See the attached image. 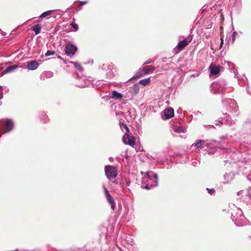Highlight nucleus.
<instances>
[{
    "mask_svg": "<svg viewBox=\"0 0 251 251\" xmlns=\"http://www.w3.org/2000/svg\"><path fill=\"white\" fill-rule=\"evenodd\" d=\"M145 174L147 178V184L144 186H142V187L149 190L153 187H157L158 185V178L157 174L150 171L146 172Z\"/></svg>",
    "mask_w": 251,
    "mask_h": 251,
    "instance_id": "1",
    "label": "nucleus"
},
{
    "mask_svg": "<svg viewBox=\"0 0 251 251\" xmlns=\"http://www.w3.org/2000/svg\"><path fill=\"white\" fill-rule=\"evenodd\" d=\"M226 85L225 80L220 79L211 84V91L214 94H223V90L226 88Z\"/></svg>",
    "mask_w": 251,
    "mask_h": 251,
    "instance_id": "2",
    "label": "nucleus"
},
{
    "mask_svg": "<svg viewBox=\"0 0 251 251\" xmlns=\"http://www.w3.org/2000/svg\"><path fill=\"white\" fill-rule=\"evenodd\" d=\"M237 215L239 216L238 218L234 217V214H231V219L237 226H243L246 225V218L243 214V212L240 208H237Z\"/></svg>",
    "mask_w": 251,
    "mask_h": 251,
    "instance_id": "3",
    "label": "nucleus"
},
{
    "mask_svg": "<svg viewBox=\"0 0 251 251\" xmlns=\"http://www.w3.org/2000/svg\"><path fill=\"white\" fill-rule=\"evenodd\" d=\"M104 172L108 179L115 178L118 175L116 167L111 165H106L104 167Z\"/></svg>",
    "mask_w": 251,
    "mask_h": 251,
    "instance_id": "4",
    "label": "nucleus"
},
{
    "mask_svg": "<svg viewBox=\"0 0 251 251\" xmlns=\"http://www.w3.org/2000/svg\"><path fill=\"white\" fill-rule=\"evenodd\" d=\"M77 50V47L74 44L69 43L65 47L64 51L67 56H73L75 55Z\"/></svg>",
    "mask_w": 251,
    "mask_h": 251,
    "instance_id": "5",
    "label": "nucleus"
},
{
    "mask_svg": "<svg viewBox=\"0 0 251 251\" xmlns=\"http://www.w3.org/2000/svg\"><path fill=\"white\" fill-rule=\"evenodd\" d=\"M211 142L210 141H205L201 139L197 140L194 143L192 144V146H194L196 149H201L204 147L207 148H210V145Z\"/></svg>",
    "mask_w": 251,
    "mask_h": 251,
    "instance_id": "6",
    "label": "nucleus"
},
{
    "mask_svg": "<svg viewBox=\"0 0 251 251\" xmlns=\"http://www.w3.org/2000/svg\"><path fill=\"white\" fill-rule=\"evenodd\" d=\"M164 119L168 120L174 116V110L172 107H169L163 110Z\"/></svg>",
    "mask_w": 251,
    "mask_h": 251,
    "instance_id": "7",
    "label": "nucleus"
},
{
    "mask_svg": "<svg viewBox=\"0 0 251 251\" xmlns=\"http://www.w3.org/2000/svg\"><path fill=\"white\" fill-rule=\"evenodd\" d=\"M155 67L152 66H148L147 67H145L139 69L140 71H141V74H142L143 76L151 74L154 71H155Z\"/></svg>",
    "mask_w": 251,
    "mask_h": 251,
    "instance_id": "8",
    "label": "nucleus"
},
{
    "mask_svg": "<svg viewBox=\"0 0 251 251\" xmlns=\"http://www.w3.org/2000/svg\"><path fill=\"white\" fill-rule=\"evenodd\" d=\"M188 38H190L189 40H187V39H185L178 42L177 45V47L180 50H181L183 49H184V48L188 45L189 43L191 41L192 37H191V35L189 36Z\"/></svg>",
    "mask_w": 251,
    "mask_h": 251,
    "instance_id": "9",
    "label": "nucleus"
},
{
    "mask_svg": "<svg viewBox=\"0 0 251 251\" xmlns=\"http://www.w3.org/2000/svg\"><path fill=\"white\" fill-rule=\"evenodd\" d=\"M228 107L227 109L228 112L236 113L238 110L236 103L234 100H228Z\"/></svg>",
    "mask_w": 251,
    "mask_h": 251,
    "instance_id": "10",
    "label": "nucleus"
},
{
    "mask_svg": "<svg viewBox=\"0 0 251 251\" xmlns=\"http://www.w3.org/2000/svg\"><path fill=\"white\" fill-rule=\"evenodd\" d=\"M128 91L132 97L136 96L139 91V86L138 83H135L132 86L128 88Z\"/></svg>",
    "mask_w": 251,
    "mask_h": 251,
    "instance_id": "11",
    "label": "nucleus"
},
{
    "mask_svg": "<svg viewBox=\"0 0 251 251\" xmlns=\"http://www.w3.org/2000/svg\"><path fill=\"white\" fill-rule=\"evenodd\" d=\"M26 64V68L28 70L30 71H34L36 70L39 66V63L35 60L27 61Z\"/></svg>",
    "mask_w": 251,
    "mask_h": 251,
    "instance_id": "12",
    "label": "nucleus"
},
{
    "mask_svg": "<svg viewBox=\"0 0 251 251\" xmlns=\"http://www.w3.org/2000/svg\"><path fill=\"white\" fill-rule=\"evenodd\" d=\"M235 174L233 172L226 173L224 176V179L225 180V184L229 183L234 179Z\"/></svg>",
    "mask_w": 251,
    "mask_h": 251,
    "instance_id": "13",
    "label": "nucleus"
},
{
    "mask_svg": "<svg viewBox=\"0 0 251 251\" xmlns=\"http://www.w3.org/2000/svg\"><path fill=\"white\" fill-rule=\"evenodd\" d=\"M124 136L123 137V139L124 140V142L126 144L130 145L131 147H133L135 143V139L133 136H131L128 134H126V138L127 139V141H125L124 140Z\"/></svg>",
    "mask_w": 251,
    "mask_h": 251,
    "instance_id": "14",
    "label": "nucleus"
},
{
    "mask_svg": "<svg viewBox=\"0 0 251 251\" xmlns=\"http://www.w3.org/2000/svg\"><path fill=\"white\" fill-rule=\"evenodd\" d=\"M210 69L211 75H218L221 71V67L220 66H214L213 67H210Z\"/></svg>",
    "mask_w": 251,
    "mask_h": 251,
    "instance_id": "15",
    "label": "nucleus"
},
{
    "mask_svg": "<svg viewBox=\"0 0 251 251\" xmlns=\"http://www.w3.org/2000/svg\"><path fill=\"white\" fill-rule=\"evenodd\" d=\"M53 75V73L50 71L44 72L40 75L41 78L45 79V78H51Z\"/></svg>",
    "mask_w": 251,
    "mask_h": 251,
    "instance_id": "16",
    "label": "nucleus"
},
{
    "mask_svg": "<svg viewBox=\"0 0 251 251\" xmlns=\"http://www.w3.org/2000/svg\"><path fill=\"white\" fill-rule=\"evenodd\" d=\"M76 77L78 79L80 78L82 79V81L81 82L77 83L75 84V85L77 87H78L79 88H84L87 85V81L86 80H84V78L79 77L78 76V75H76Z\"/></svg>",
    "mask_w": 251,
    "mask_h": 251,
    "instance_id": "17",
    "label": "nucleus"
},
{
    "mask_svg": "<svg viewBox=\"0 0 251 251\" xmlns=\"http://www.w3.org/2000/svg\"><path fill=\"white\" fill-rule=\"evenodd\" d=\"M19 66H16L15 65L7 67L5 69H4L2 72V75H5L14 71L16 68H19Z\"/></svg>",
    "mask_w": 251,
    "mask_h": 251,
    "instance_id": "18",
    "label": "nucleus"
},
{
    "mask_svg": "<svg viewBox=\"0 0 251 251\" xmlns=\"http://www.w3.org/2000/svg\"><path fill=\"white\" fill-rule=\"evenodd\" d=\"M136 111L134 108H130L127 111L129 120L132 121L136 118Z\"/></svg>",
    "mask_w": 251,
    "mask_h": 251,
    "instance_id": "19",
    "label": "nucleus"
},
{
    "mask_svg": "<svg viewBox=\"0 0 251 251\" xmlns=\"http://www.w3.org/2000/svg\"><path fill=\"white\" fill-rule=\"evenodd\" d=\"M41 25L38 24L33 25L31 27V29L34 32L35 35H37L41 32Z\"/></svg>",
    "mask_w": 251,
    "mask_h": 251,
    "instance_id": "20",
    "label": "nucleus"
},
{
    "mask_svg": "<svg viewBox=\"0 0 251 251\" xmlns=\"http://www.w3.org/2000/svg\"><path fill=\"white\" fill-rule=\"evenodd\" d=\"M111 98L115 99H121L123 98V95L116 90L112 92Z\"/></svg>",
    "mask_w": 251,
    "mask_h": 251,
    "instance_id": "21",
    "label": "nucleus"
},
{
    "mask_svg": "<svg viewBox=\"0 0 251 251\" xmlns=\"http://www.w3.org/2000/svg\"><path fill=\"white\" fill-rule=\"evenodd\" d=\"M103 188L104 189L105 197L108 201L114 199L105 186H103Z\"/></svg>",
    "mask_w": 251,
    "mask_h": 251,
    "instance_id": "22",
    "label": "nucleus"
},
{
    "mask_svg": "<svg viewBox=\"0 0 251 251\" xmlns=\"http://www.w3.org/2000/svg\"><path fill=\"white\" fill-rule=\"evenodd\" d=\"M224 119H225V122H226L227 124L232 126L234 122L231 119L229 115L227 113L224 114Z\"/></svg>",
    "mask_w": 251,
    "mask_h": 251,
    "instance_id": "23",
    "label": "nucleus"
},
{
    "mask_svg": "<svg viewBox=\"0 0 251 251\" xmlns=\"http://www.w3.org/2000/svg\"><path fill=\"white\" fill-rule=\"evenodd\" d=\"M120 126L123 131L125 130V134H127L129 132V128L126 124L124 123H120Z\"/></svg>",
    "mask_w": 251,
    "mask_h": 251,
    "instance_id": "24",
    "label": "nucleus"
},
{
    "mask_svg": "<svg viewBox=\"0 0 251 251\" xmlns=\"http://www.w3.org/2000/svg\"><path fill=\"white\" fill-rule=\"evenodd\" d=\"M70 63L74 64L75 68L79 71H82L83 70V67L81 66V65L76 62L70 61Z\"/></svg>",
    "mask_w": 251,
    "mask_h": 251,
    "instance_id": "25",
    "label": "nucleus"
},
{
    "mask_svg": "<svg viewBox=\"0 0 251 251\" xmlns=\"http://www.w3.org/2000/svg\"><path fill=\"white\" fill-rule=\"evenodd\" d=\"M151 81L150 77L146 78L144 79H142L140 80H139V82L138 83V84H141L143 86H146L148 83H149Z\"/></svg>",
    "mask_w": 251,
    "mask_h": 251,
    "instance_id": "26",
    "label": "nucleus"
},
{
    "mask_svg": "<svg viewBox=\"0 0 251 251\" xmlns=\"http://www.w3.org/2000/svg\"><path fill=\"white\" fill-rule=\"evenodd\" d=\"M53 10H49L43 12L40 16V18H43L50 16L53 12Z\"/></svg>",
    "mask_w": 251,
    "mask_h": 251,
    "instance_id": "27",
    "label": "nucleus"
},
{
    "mask_svg": "<svg viewBox=\"0 0 251 251\" xmlns=\"http://www.w3.org/2000/svg\"><path fill=\"white\" fill-rule=\"evenodd\" d=\"M141 71H140V70L139 69L138 72L135 74V75H133L132 77L129 78L128 79V81H130V80H131L132 79L139 78L140 77L143 76L142 74H141Z\"/></svg>",
    "mask_w": 251,
    "mask_h": 251,
    "instance_id": "28",
    "label": "nucleus"
},
{
    "mask_svg": "<svg viewBox=\"0 0 251 251\" xmlns=\"http://www.w3.org/2000/svg\"><path fill=\"white\" fill-rule=\"evenodd\" d=\"M40 121L44 123L48 122L49 121L48 116L45 113L42 114L40 117Z\"/></svg>",
    "mask_w": 251,
    "mask_h": 251,
    "instance_id": "29",
    "label": "nucleus"
},
{
    "mask_svg": "<svg viewBox=\"0 0 251 251\" xmlns=\"http://www.w3.org/2000/svg\"><path fill=\"white\" fill-rule=\"evenodd\" d=\"M108 202L109 203V204L110 205L111 208L113 210H114L115 209V206H116V203H115L114 199H113L112 200H111V201H108Z\"/></svg>",
    "mask_w": 251,
    "mask_h": 251,
    "instance_id": "30",
    "label": "nucleus"
},
{
    "mask_svg": "<svg viewBox=\"0 0 251 251\" xmlns=\"http://www.w3.org/2000/svg\"><path fill=\"white\" fill-rule=\"evenodd\" d=\"M88 2V1L85 0V1H81L79 2V3L78 5V10H80L82 9V7L83 5L87 4Z\"/></svg>",
    "mask_w": 251,
    "mask_h": 251,
    "instance_id": "31",
    "label": "nucleus"
},
{
    "mask_svg": "<svg viewBox=\"0 0 251 251\" xmlns=\"http://www.w3.org/2000/svg\"><path fill=\"white\" fill-rule=\"evenodd\" d=\"M55 54V51L53 50H48L45 53V56L47 57L50 55H52Z\"/></svg>",
    "mask_w": 251,
    "mask_h": 251,
    "instance_id": "32",
    "label": "nucleus"
},
{
    "mask_svg": "<svg viewBox=\"0 0 251 251\" xmlns=\"http://www.w3.org/2000/svg\"><path fill=\"white\" fill-rule=\"evenodd\" d=\"M175 132L178 133H183L184 129L182 127H178L175 129Z\"/></svg>",
    "mask_w": 251,
    "mask_h": 251,
    "instance_id": "33",
    "label": "nucleus"
},
{
    "mask_svg": "<svg viewBox=\"0 0 251 251\" xmlns=\"http://www.w3.org/2000/svg\"><path fill=\"white\" fill-rule=\"evenodd\" d=\"M70 25L73 27L75 31H76L78 29V25L75 23H72Z\"/></svg>",
    "mask_w": 251,
    "mask_h": 251,
    "instance_id": "34",
    "label": "nucleus"
},
{
    "mask_svg": "<svg viewBox=\"0 0 251 251\" xmlns=\"http://www.w3.org/2000/svg\"><path fill=\"white\" fill-rule=\"evenodd\" d=\"M109 66L106 64H103L102 66L100 67V68L102 70L106 71L109 68Z\"/></svg>",
    "mask_w": 251,
    "mask_h": 251,
    "instance_id": "35",
    "label": "nucleus"
},
{
    "mask_svg": "<svg viewBox=\"0 0 251 251\" xmlns=\"http://www.w3.org/2000/svg\"><path fill=\"white\" fill-rule=\"evenodd\" d=\"M206 190L207 191L208 193L211 195H213L215 192V190L213 188H206Z\"/></svg>",
    "mask_w": 251,
    "mask_h": 251,
    "instance_id": "36",
    "label": "nucleus"
},
{
    "mask_svg": "<svg viewBox=\"0 0 251 251\" xmlns=\"http://www.w3.org/2000/svg\"><path fill=\"white\" fill-rule=\"evenodd\" d=\"M122 209V205L121 203H119L118 205V214L120 215L121 214V212Z\"/></svg>",
    "mask_w": 251,
    "mask_h": 251,
    "instance_id": "37",
    "label": "nucleus"
},
{
    "mask_svg": "<svg viewBox=\"0 0 251 251\" xmlns=\"http://www.w3.org/2000/svg\"><path fill=\"white\" fill-rule=\"evenodd\" d=\"M237 34V33L236 31H234L233 32L232 36V43H233L235 41Z\"/></svg>",
    "mask_w": 251,
    "mask_h": 251,
    "instance_id": "38",
    "label": "nucleus"
},
{
    "mask_svg": "<svg viewBox=\"0 0 251 251\" xmlns=\"http://www.w3.org/2000/svg\"><path fill=\"white\" fill-rule=\"evenodd\" d=\"M3 98V89L2 86L0 85V100L2 99Z\"/></svg>",
    "mask_w": 251,
    "mask_h": 251,
    "instance_id": "39",
    "label": "nucleus"
},
{
    "mask_svg": "<svg viewBox=\"0 0 251 251\" xmlns=\"http://www.w3.org/2000/svg\"><path fill=\"white\" fill-rule=\"evenodd\" d=\"M231 214H234V217L238 218L239 216L238 215H237V208L236 209V210L234 211V212H232Z\"/></svg>",
    "mask_w": 251,
    "mask_h": 251,
    "instance_id": "40",
    "label": "nucleus"
},
{
    "mask_svg": "<svg viewBox=\"0 0 251 251\" xmlns=\"http://www.w3.org/2000/svg\"><path fill=\"white\" fill-rule=\"evenodd\" d=\"M248 195L251 199V187H249V189L248 190Z\"/></svg>",
    "mask_w": 251,
    "mask_h": 251,
    "instance_id": "41",
    "label": "nucleus"
},
{
    "mask_svg": "<svg viewBox=\"0 0 251 251\" xmlns=\"http://www.w3.org/2000/svg\"><path fill=\"white\" fill-rule=\"evenodd\" d=\"M57 57L58 59H60L61 60H62V61L64 62V63L65 64H66V63H66V62L65 61V60H64V59H63V58L61 56H60V55H57Z\"/></svg>",
    "mask_w": 251,
    "mask_h": 251,
    "instance_id": "42",
    "label": "nucleus"
},
{
    "mask_svg": "<svg viewBox=\"0 0 251 251\" xmlns=\"http://www.w3.org/2000/svg\"><path fill=\"white\" fill-rule=\"evenodd\" d=\"M221 43H220V48L223 46V45L224 44V40H223V38H221Z\"/></svg>",
    "mask_w": 251,
    "mask_h": 251,
    "instance_id": "43",
    "label": "nucleus"
},
{
    "mask_svg": "<svg viewBox=\"0 0 251 251\" xmlns=\"http://www.w3.org/2000/svg\"><path fill=\"white\" fill-rule=\"evenodd\" d=\"M151 60L149 59L147 61H146V62H144V65H148L149 64H150L151 62Z\"/></svg>",
    "mask_w": 251,
    "mask_h": 251,
    "instance_id": "44",
    "label": "nucleus"
},
{
    "mask_svg": "<svg viewBox=\"0 0 251 251\" xmlns=\"http://www.w3.org/2000/svg\"><path fill=\"white\" fill-rule=\"evenodd\" d=\"M201 114V111H196V112H195V114L196 115H197V116H198V115H199V114Z\"/></svg>",
    "mask_w": 251,
    "mask_h": 251,
    "instance_id": "45",
    "label": "nucleus"
},
{
    "mask_svg": "<svg viewBox=\"0 0 251 251\" xmlns=\"http://www.w3.org/2000/svg\"><path fill=\"white\" fill-rule=\"evenodd\" d=\"M108 160L110 162H113L114 161V158L112 157H109L108 158Z\"/></svg>",
    "mask_w": 251,
    "mask_h": 251,
    "instance_id": "46",
    "label": "nucleus"
},
{
    "mask_svg": "<svg viewBox=\"0 0 251 251\" xmlns=\"http://www.w3.org/2000/svg\"><path fill=\"white\" fill-rule=\"evenodd\" d=\"M223 120H223V118H220L219 119V122L220 123H223V122H222Z\"/></svg>",
    "mask_w": 251,
    "mask_h": 251,
    "instance_id": "47",
    "label": "nucleus"
},
{
    "mask_svg": "<svg viewBox=\"0 0 251 251\" xmlns=\"http://www.w3.org/2000/svg\"><path fill=\"white\" fill-rule=\"evenodd\" d=\"M129 157V156L126 153V154L125 155L124 158L126 159H128Z\"/></svg>",
    "mask_w": 251,
    "mask_h": 251,
    "instance_id": "48",
    "label": "nucleus"
},
{
    "mask_svg": "<svg viewBox=\"0 0 251 251\" xmlns=\"http://www.w3.org/2000/svg\"><path fill=\"white\" fill-rule=\"evenodd\" d=\"M243 192V191H240L237 193V195L239 196Z\"/></svg>",
    "mask_w": 251,
    "mask_h": 251,
    "instance_id": "49",
    "label": "nucleus"
},
{
    "mask_svg": "<svg viewBox=\"0 0 251 251\" xmlns=\"http://www.w3.org/2000/svg\"><path fill=\"white\" fill-rule=\"evenodd\" d=\"M248 180H250L251 182V177L250 176H248Z\"/></svg>",
    "mask_w": 251,
    "mask_h": 251,
    "instance_id": "50",
    "label": "nucleus"
},
{
    "mask_svg": "<svg viewBox=\"0 0 251 251\" xmlns=\"http://www.w3.org/2000/svg\"><path fill=\"white\" fill-rule=\"evenodd\" d=\"M129 184H130V181H128V182H126V185H128H128H129Z\"/></svg>",
    "mask_w": 251,
    "mask_h": 251,
    "instance_id": "51",
    "label": "nucleus"
},
{
    "mask_svg": "<svg viewBox=\"0 0 251 251\" xmlns=\"http://www.w3.org/2000/svg\"><path fill=\"white\" fill-rule=\"evenodd\" d=\"M221 139H225V137H224V136H222V137H221Z\"/></svg>",
    "mask_w": 251,
    "mask_h": 251,
    "instance_id": "52",
    "label": "nucleus"
},
{
    "mask_svg": "<svg viewBox=\"0 0 251 251\" xmlns=\"http://www.w3.org/2000/svg\"><path fill=\"white\" fill-rule=\"evenodd\" d=\"M133 243V241H132V239H131V241L130 243V244L132 245V243Z\"/></svg>",
    "mask_w": 251,
    "mask_h": 251,
    "instance_id": "53",
    "label": "nucleus"
},
{
    "mask_svg": "<svg viewBox=\"0 0 251 251\" xmlns=\"http://www.w3.org/2000/svg\"><path fill=\"white\" fill-rule=\"evenodd\" d=\"M138 132H139V133H140V132H142L141 129H139V131H138Z\"/></svg>",
    "mask_w": 251,
    "mask_h": 251,
    "instance_id": "54",
    "label": "nucleus"
},
{
    "mask_svg": "<svg viewBox=\"0 0 251 251\" xmlns=\"http://www.w3.org/2000/svg\"><path fill=\"white\" fill-rule=\"evenodd\" d=\"M128 212V209H127L126 214Z\"/></svg>",
    "mask_w": 251,
    "mask_h": 251,
    "instance_id": "55",
    "label": "nucleus"
},
{
    "mask_svg": "<svg viewBox=\"0 0 251 251\" xmlns=\"http://www.w3.org/2000/svg\"><path fill=\"white\" fill-rule=\"evenodd\" d=\"M177 112H180V111H178V110H177Z\"/></svg>",
    "mask_w": 251,
    "mask_h": 251,
    "instance_id": "56",
    "label": "nucleus"
},
{
    "mask_svg": "<svg viewBox=\"0 0 251 251\" xmlns=\"http://www.w3.org/2000/svg\"><path fill=\"white\" fill-rule=\"evenodd\" d=\"M177 112H180V111H178V110H177Z\"/></svg>",
    "mask_w": 251,
    "mask_h": 251,
    "instance_id": "57",
    "label": "nucleus"
},
{
    "mask_svg": "<svg viewBox=\"0 0 251 251\" xmlns=\"http://www.w3.org/2000/svg\"><path fill=\"white\" fill-rule=\"evenodd\" d=\"M215 125H216V126H218V124H216Z\"/></svg>",
    "mask_w": 251,
    "mask_h": 251,
    "instance_id": "58",
    "label": "nucleus"
},
{
    "mask_svg": "<svg viewBox=\"0 0 251 251\" xmlns=\"http://www.w3.org/2000/svg\"><path fill=\"white\" fill-rule=\"evenodd\" d=\"M1 101H0V105H1Z\"/></svg>",
    "mask_w": 251,
    "mask_h": 251,
    "instance_id": "59",
    "label": "nucleus"
}]
</instances>
